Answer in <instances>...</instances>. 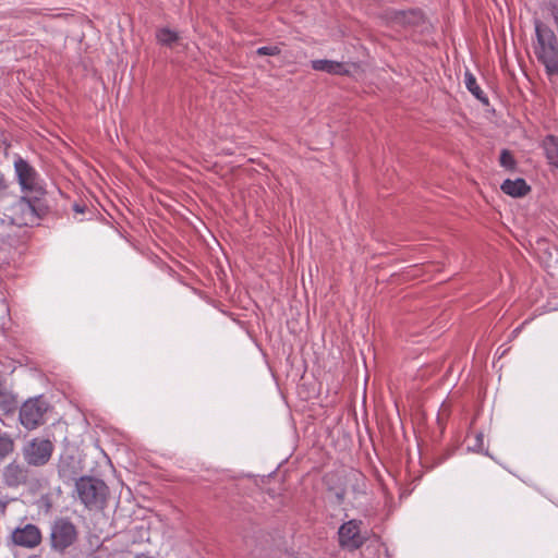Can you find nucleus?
Listing matches in <instances>:
<instances>
[{
	"mask_svg": "<svg viewBox=\"0 0 558 558\" xmlns=\"http://www.w3.org/2000/svg\"><path fill=\"white\" fill-rule=\"evenodd\" d=\"M360 523L356 520H351L339 527L338 535L341 547L357 549L364 544L365 539L360 533Z\"/></svg>",
	"mask_w": 558,
	"mask_h": 558,
	"instance_id": "9d476101",
	"label": "nucleus"
},
{
	"mask_svg": "<svg viewBox=\"0 0 558 558\" xmlns=\"http://www.w3.org/2000/svg\"><path fill=\"white\" fill-rule=\"evenodd\" d=\"M75 493L80 501L89 510H102L107 507L109 487L94 476H81L75 482Z\"/></svg>",
	"mask_w": 558,
	"mask_h": 558,
	"instance_id": "7ed1b4c3",
	"label": "nucleus"
},
{
	"mask_svg": "<svg viewBox=\"0 0 558 558\" xmlns=\"http://www.w3.org/2000/svg\"><path fill=\"white\" fill-rule=\"evenodd\" d=\"M536 44L534 53L548 74L558 75V40L554 31L541 20H534Z\"/></svg>",
	"mask_w": 558,
	"mask_h": 558,
	"instance_id": "f257e3e1",
	"label": "nucleus"
},
{
	"mask_svg": "<svg viewBox=\"0 0 558 558\" xmlns=\"http://www.w3.org/2000/svg\"><path fill=\"white\" fill-rule=\"evenodd\" d=\"M9 189V182L4 174L0 173V199L3 198Z\"/></svg>",
	"mask_w": 558,
	"mask_h": 558,
	"instance_id": "4be33fe9",
	"label": "nucleus"
},
{
	"mask_svg": "<svg viewBox=\"0 0 558 558\" xmlns=\"http://www.w3.org/2000/svg\"><path fill=\"white\" fill-rule=\"evenodd\" d=\"M547 9L550 12L555 25L558 27V5L554 2H549Z\"/></svg>",
	"mask_w": 558,
	"mask_h": 558,
	"instance_id": "5701e85b",
	"label": "nucleus"
},
{
	"mask_svg": "<svg viewBox=\"0 0 558 558\" xmlns=\"http://www.w3.org/2000/svg\"><path fill=\"white\" fill-rule=\"evenodd\" d=\"M74 210L77 211V213H83L84 211V207H81L80 205L75 204L74 205Z\"/></svg>",
	"mask_w": 558,
	"mask_h": 558,
	"instance_id": "b1692460",
	"label": "nucleus"
},
{
	"mask_svg": "<svg viewBox=\"0 0 558 558\" xmlns=\"http://www.w3.org/2000/svg\"><path fill=\"white\" fill-rule=\"evenodd\" d=\"M17 400L15 395L8 387L4 377L0 373V407L5 411H10L15 408Z\"/></svg>",
	"mask_w": 558,
	"mask_h": 558,
	"instance_id": "4468645a",
	"label": "nucleus"
},
{
	"mask_svg": "<svg viewBox=\"0 0 558 558\" xmlns=\"http://www.w3.org/2000/svg\"><path fill=\"white\" fill-rule=\"evenodd\" d=\"M14 172L23 193L45 197L44 180L27 160L17 156L14 160Z\"/></svg>",
	"mask_w": 558,
	"mask_h": 558,
	"instance_id": "39448f33",
	"label": "nucleus"
},
{
	"mask_svg": "<svg viewBox=\"0 0 558 558\" xmlns=\"http://www.w3.org/2000/svg\"><path fill=\"white\" fill-rule=\"evenodd\" d=\"M14 449V442L8 434H0V460L8 457Z\"/></svg>",
	"mask_w": 558,
	"mask_h": 558,
	"instance_id": "a211bd4d",
	"label": "nucleus"
},
{
	"mask_svg": "<svg viewBox=\"0 0 558 558\" xmlns=\"http://www.w3.org/2000/svg\"><path fill=\"white\" fill-rule=\"evenodd\" d=\"M54 451L53 442L44 437H35L22 448V456L28 466L40 468L46 465Z\"/></svg>",
	"mask_w": 558,
	"mask_h": 558,
	"instance_id": "423d86ee",
	"label": "nucleus"
},
{
	"mask_svg": "<svg viewBox=\"0 0 558 558\" xmlns=\"http://www.w3.org/2000/svg\"><path fill=\"white\" fill-rule=\"evenodd\" d=\"M500 166L512 170L515 167V160L512 156V154L508 149H502L499 157Z\"/></svg>",
	"mask_w": 558,
	"mask_h": 558,
	"instance_id": "6ab92c4d",
	"label": "nucleus"
},
{
	"mask_svg": "<svg viewBox=\"0 0 558 558\" xmlns=\"http://www.w3.org/2000/svg\"><path fill=\"white\" fill-rule=\"evenodd\" d=\"M472 450L481 452L484 449V435L483 433H477L474 436V442L470 447Z\"/></svg>",
	"mask_w": 558,
	"mask_h": 558,
	"instance_id": "412c9836",
	"label": "nucleus"
},
{
	"mask_svg": "<svg viewBox=\"0 0 558 558\" xmlns=\"http://www.w3.org/2000/svg\"><path fill=\"white\" fill-rule=\"evenodd\" d=\"M465 86L469 89V92L480 101L487 105L488 99L485 96L484 92L481 89V87L477 84V81L475 76L470 73L469 71L465 72Z\"/></svg>",
	"mask_w": 558,
	"mask_h": 558,
	"instance_id": "dca6fc26",
	"label": "nucleus"
},
{
	"mask_svg": "<svg viewBox=\"0 0 558 558\" xmlns=\"http://www.w3.org/2000/svg\"><path fill=\"white\" fill-rule=\"evenodd\" d=\"M48 210L49 206L45 197L25 194L9 207L8 217L15 226H34L47 215Z\"/></svg>",
	"mask_w": 558,
	"mask_h": 558,
	"instance_id": "f03ea898",
	"label": "nucleus"
},
{
	"mask_svg": "<svg viewBox=\"0 0 558 558\" xmlns=\"http://www.w3.org/2000/svg\"><path fill=\"white\" fill-rule=\"evenodd\" d=\"M544 149L549 163L558 168V137L554 135L546 136Z\"/></svg>",
	"mask_w": 558,
	"mask_h": 558,
	"instance_id": "2eb2a0df",
	"label": "nucleus"
},
{
	"mask_svg": "<svg viewBox=\"0 0 558 558\" xmlns=\"http://www.w3.org/2000/svg\"><path fill=\"white\" fill-rule=\"evenodd\" d=\"M2 480L5 486L16 488L28 483L29 471L27 466L16 461H12L4 466L2 472Z\"/></svg>",
	"mask_w": 558,
	"mask_h": 558,
	"instance_id": "9b49d317",
	"label": "nucleus"
},
{
	"mask_svg": "<svg viewBox=\"0 0 558 558\" xmlns=\"http://www.w3.org/2000/svg\"><path fill=\"white\" fill-rule=\"evenodd\" d=\"M49 404L43 396L27 399L21 407L19 418L28 430H33L45 423V414Z\"/></svg>",
	"mask_w": 558,
	"mask_h": 558,
	"instance_id": "0eeeda50",
	"label": "nucleus"
},
{
	"mask_svg": "<svg viewBox=\"0 0 558 558\" xmlns=\"http://www.w3.org/2000/svg\"><path fill=\"white\" fill-rule=\"evenodd\" d=\"M43 541L40 529L33 524L27 523L22 526H16L10 534L7 541L9 547H21L26 549L36 548Z\"/></svg>",
	"mask_w": 558,
	"mask_h": 558,
	"instance_id": "6e6552de",
	"label": "nucleus"
},
{
	"mask_svg": "<svg viewBox=\"0 0 558 558\" xmlns=\"http://www.w3.org/2000/svg\"><path fill=\"white\" fill-rule=\"evenodd\" d=\"M311 66L315 71H322V72H326L328 74L347 75L350 73V71L347 69L344 63L332 61V60H325V59L313 60V61H311Z\"/></svg>",
	"mask_w": 558,
	"mask_h": 558,
	"instance_id": "f8f14e48",
	"label": "nucleus"
},
{
	"mask_svg": "<svg viewBox=\"0 0 558 558\" xmlns=\"http://www.w3.org/2000/svg\"><path fill=\"white\" fill-rule=\"evenodd\" d=\"M78 538V530L70 518L59 517L51 521L48 543L51 551L63 555Z\"/></svg>",
	"mask_w": 558,
	"mask_h": 558,
	"instance_id": "20e7f679",
	"label": "nucleus"
},
{
	"mask_svg": "<svg viewBox=\"0 0 558 558\" xmlns=\"http://www.w3.org/2000/svg\"><path fill=\"white\" fill-rule=\"evenodd\" d=\"M156 38L159 44L170 47L179 39V35L177 32L163 27L157 31Z\"/></svg>",
	"mask_w": 558,
	"mask_h": 558,
	"instance_id": "f3484780",
	"label": "nucleus"
},
{
	"mask_svg": "<svg viewBox=\"0 0 558 558\" xmlns=\"http://www.w3.org/2000/svg\"><path fill=\"white\" fill-rule=\"evenodd\" d=\"M500 189L505 194L512 197H522L526 195L531 190L524 179H507L504 181Z\"/></svg>",
	"mask_w": 558,
	"mask_h": 558,
	"instance_id": "ddd939ff",
	"label": "nucleus"
},
{
	"mask_svg": "<svg viewBox=\"0 0 558 558\" xmlns=\"http://www.w3.org/2000/svg\"><path fill=\"white\" fill-rule=\"evenodd\" d=\"M387 23L392 26L408 27L422 23L423 12L420 9L387 10L385 13Z\"/></svg>",
	"mask_w": 558,
	"mask_h": 558,
	"instance_id": "1a4fd4ad",
	"label": "nucleus"
},
{
	"mask_svg": "<svg viewBox=\"0 0 558 558\" xmlns=\"http://www.w3.org/2000/svg\"><path fill=\"white\" fill-rule=\"evenodd\" d=\"M281 52L280 46L274 45V46H264L259 47L256 50V54L258 56H278Z\"/></svg>",
	"mask_w": 558,
	"mask_h": 558,
	"instance_id": "aec40b11",
	"label": "nucleus"
}]
</instances>
